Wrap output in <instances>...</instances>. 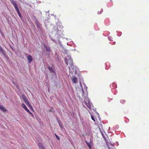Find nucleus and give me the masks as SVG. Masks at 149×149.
<instances>
[{
	"label": "nucleus",
	"mask_w": 149,
	"mask_h": 149,
	"mask_svg": "<svg viewBox=\"0 0 149 149\" xmlns=\"http://www.w3.org/2000/svg\"><path fill=\"white\" fill-rule=\"evenodd\" d=\"M85 142L86 143V144L87 145L88 147L90 149H91L92 143L91 142H88L86 141H85Z\"/></svg>",
	"instance_id": "nucleus-9"
},
{
	"label": "nucleus",
	"mask_w": 149,
	"mask_h": 149,
	"mask_svg": "<svg viewBox=\"0 0 149 149\" xmlns=\"http://www.w3.org/2000/svg\"><path fill=\"white\" fill-rule=\"evenodd\" d=\"M109 149H110V148H109Z\"/></svg>",
	"instance_id": "nucleus-31"
},
{
	"label": "nucleus",
	"mask_w": 149,
	"mask_h": 149,
	"mask_svg": "<svg viewBox=\"0 0 149 149\" xmlns=\"http://www.w3.org/2000/svg\"><path fill=\"white\" fill-rule=\"evenodd\" d=\"M91 119L94 121H95V120L93 117L92 116H91Z\"/></svg>",
	"instance_id": "nucleus-24"
},
{
	"label": "nucleus",
	"mask_w": 149,
	"mask_h": 149,
	"mask_svg": "<svg viewBox=\"0 0 149 149\" xmlns=\"http://www.w3.org/2000/svg\"><path fill=\"white\" fill-rule=\"evenodd\" d=\"M27 60L29 63H30L33 60V58L30 55H29L27 57Z\"/></svg>",
	"instance_id": "nucleus-7"
},
{
	"label": "nucleus",
	"mask_w": 149,
	"mask_h": 149,
	"mask_svg": "<svg viewBox=\"0 0 149 149\" xmlns=\"http://www.w3.org/2000/svg\"><path fill=\"white\" fill-rule=\"evenodd\" d=\"M38 146H39V147L41 149H45L43 146V145L41 143H38Z\"/></svg>",
	"instance_id": "nucleus-13"
},
{
	"label": "nucleus",
	"mask_w": 149,
	"mask_h": 149,
	"mask_svg": "<svg viewBox=\"0 0 149 149\" xmlns=\"http://www.w3.org/2000/svg\"><path fill=\"white\" fill-rule=\"evenodd\" d=\"M69 69L70 72L72 74H76L78 68L76 66H74L73 65L70 66V67H69Z\"/></svg>",
	"instance_id": "nucleus-2"
},
{
	"label": "nucleus",
	"mask_w": 149,
	"mask_h": 149,
	"mask_svg": "<svg viewBox=\"0 0 149 149\" xmlns=\"http://www.w3.org/2000/svg\"><path fill=\"white\" fill-rule=\"evenodd\" d=\"M103 11V10H102V11H101L100 12H97V13L98 14H100Z\"/></svg>",
	"instance_id": "nucleus-25"
},
{
	"label": "nucleus",
	"mask_w": 149,
	"mask_h": 149,
	"mask_svg": "<svg viewBox=\"0 0 149 149\" xmlns=\"http://www.w3.org/2000/svg\"><path fill=\"white\" fill-rule=\"evenodd\" d=\"M72 82L74 83H77L78 82V81L77 77H73L72 79Z\"/></svg>",
	"instance_id": "nucleus-8"
},
{
	"label": "nucleus",
	"mask_w": 149,
	"mask_h": 149,
	"mask_svg": "<svg viewBox=\"0 0 149 149\" xmlns=\"http://www.w3.org/2000/svg\"><path fill=\"white\" fill-rule=\"evenodd\" d=\"M55 135L57 139L58 140H59L60 138L59 136H58L56 134H55Z\"/></svg>",
	"instance_id": "nucleus-22"
},
{
	"label": "nucleus",
	"mask_w": 149,
	"mask_h": 149,
	"mask_svg": "<svg viewBox=\"0 0 149 149\" xmlns=\"http://www.w3.org/2000/svg\"><path fill=\"white\" fill-rule=\"evenodd\" d=\"M59 126L61 128H62V125H60V124H59Z\"/></svg>",
	"instance_id": "nucleus-27"
},
{
	"label": "nucleus",
	"mask_w": 149,
	"mask_h": 149,
	"mask_svg": "<svg viewBox=\"0 0 149 149\" xmlns=\"http://www.w3.org/2000/svg\"><path fill=\"white\" fill-rule=\"evenodd\" d=\"M50 111H52V112H54V111H52V110H50Z\"/></svg>",
	"instance_id": "nucleus-30"
},
{
	"label": "nucleus",
	"mask_w": 149,
	"mask_h": 149,
	"mask_svg": "<svg viewBox=\"0 0 149 149\" xmlns=\"http://www.w3.org/2000/svg\"><path fill=\"white\" fill-rule=\"evenodd\" d=\"M43 45L44 46L45 48H46V47H47V46L46 45V44L45 43L43 44Z\"/></svg>",
	"instance_id": "nucleus-26"
},
{
	"label": "nucleus",
	"mask_w": 149,
	"mask_h": 149,
	"mask_svg": "<svg viewBox=\"0 0 149 149\" xmlns=\"http://www.w3.org/2000/svg\"><path fill=\"white\" fill-rule=\"evenodd\" d=\"M30 108L32 109H33V107H32L31 106V104H30V103H29V104H28L27 105Z\"/></svg>",
	"instance_id": "nucleus-21"
},
{
	"label": "nucleus",
	"mask_w": 149,
	"mask_h": 149,
	"mask_svg": "<svg viewBox=\"0 0 149 149\" xmlns=\"http://www.w3.org/2000/svg\"><path fill=\"white\" fill-rule=\"evenodd\" d=\"M0 52L1 53L3 54V55H5V53L3 50L2 49V47L0 46Z\"/></svg>",
	"instance_id": "nucleus-12"
},
{
	"label": "nucleus",
	"mask_w": 149,
	"mask_h": 149,
	"mask_svg": "<svg viewBox=\"0 0 149 149\" xmlns=\"http://www.w3.org/2000/svg\"><path fill=\"white\" fill-rule=\"evenodd\" d=\"M84 88H85V89H86V90H87V87L86 86L85 84H84Z\"/></svg>",
	"instance_id": "nucleus-23"
},
{
	"label": "nucleus",
	"mask_w": 149,
	"mask_h": 149,
	"mask_svg": "<svg viewBox=\"0 0 149 149\" xmlns=\"http://www.w3.org/2000/svg\"><path fill=\"white\" fill-rule=\"evenodd\" d=\"M22 98L24 102L25 101V100H26L27 99L25 97L24 95H22Z\"/></svg>",
	"instance_id": "nucleus-16"
},
{
	"label": "nucleus",
	"mask_w": 149,
	"mask_h": 149,
	"mask_svg": "<svg viewBox=\"0 0 149 149\" xmlns=\"http://www.w3.org/2000/svg\"><path fill=\"white\" fill-rule=\"evenodd\" d=\"M0 109L4 112L7 111L6 109L2 105H0Z\"/></svg>",
	"instance_id": "nucleus-10"
},
{
	"label": "nucleus",
	"mask_w": 149,
	"mask_h": 149,
	"mask_svg": "<svg viewBox=\"0 0 149 149\" xmlns=\"http://www.w3.org/2000/svg\"><path fill=\"white\" fill-rule=\"evenodd\" d=\"M111 37H110V36H109V37H108V38H109V40H111Z\"/></svg>",
	"instance_id": "nucleus-28"
},
{
	"label": "nucleus",
	"mask_w": 149,
	"mask_h": 149,
	"mask_svg": "<svg viewBox=\"0 0 149 149\" xmlns=\"http://www.w3.org/2000/svg\"><path fill=\"white\" fill-rule=\"evenodd\" d=\"M10 1L14 6L16 11L19 10V9L17 7V3L13 0H10Z\"/></svg>",
	"instance_id": "nucleus-4"
},
{
	"label": "nucleus",
	"mask_w": 149,
	"mask_h": 149,
	"mask_svg": "<svg viewBox=\"0 0 149 149\" xmlns=\"http://www.w3.org/2000/svg\"><path fill=\"white\" fill-rule=\"evenodd\" d=\"M48 69L51 73H55V72L53 70V68L52 67H49Z\"/></svg>",
	"instance_id": "nucleus-11"
},
{
	"label": "nucleus",
	"mask_w": 149,
	"mask_h": 149,
	"mask_svg": "<svg viewBox=\"0 0 149 149\" xmlns=\"http://www.w3.org/2000/svg\"><path fill=\"white\" fill-rule=\"evenodd\" d=\"M0 33H1V35L2 36V37L3 38H5V37L3 33L2 32H1Z\"/></svg>",
	"instance_id": "nucleus-19"
},
{
	"label": "nucleus",
	"mask_w": 149,
	"mask_h": 149,
	"mask_svg": "<svg viewBox=\"0 0 149 149\" xmlns=\"http://www.w3.org/2000/svg\"><path fill=\"white\" fill-rule=\"evenodd\" d=\"M46 50L47 52H50L51 51V49L49 47H46Z\"/></svg>",
	"instance_id": "nucleus-14"
},
{
	"label": "nucleus",
	"mask_w": 149,
	"mask_h": 149,
	"mask_svg": "<svg viewBox=\"0 0 149 149\" xmlns=\"http://www.w3.org/2000/svg\"><path fill=\"white\" fill-rule=\"evenodd\" d=\"M79 84H80V85L81 86V88H82V92H83V95L84 94V90H83L82 87V85L81 84V82L80 81V82H79Z\"/></svg>",
	"instance_id": "nucleus-18"
},
{
	"label": "nucleus",
	"mask_w": 149,
	"mask_h": 149,
	"mask_svg": "<svg viewBox=\"0 0 149 149\" xmlns=\"http://www.w3.org/2000/svg\"><path fill=\"white\" fill-rule=\"evenodd\" d=\"M52 40L54 42H55V40H53V39H52Z\"/></svg>",
	"instance_id": "nucleus-29"
},
{
	"label": "nucleus",
	"mask_w": 149,
	"mask_h": 149,
	"mask_svg": "<svg viewBox=\"0 0 149 149\" xmlns=\"http://www.w3.org/2000/svg\"><path fill=\"white\" fill-rule=\"evenodd\" d=\"M17 14H18V15H19V17H21L22 15H21V14H20V12H19V10H18V11H17Z\"/></svg>",
	"instance_id": "nucleus-17"
},
{
	"label": "nucleus",
	"mask_w": 149,
	"mask_h": 149,
	"mask_svg": "<svg viewBox=\"0 0 149 149\" xmlns=\"http://www.w3.org/2000/svg\"><path fill=\"white\" fill-rule=\"evenodd\" d=\"M65 61L66 65H68V62L69 63L70 65H73V62L71 59V57L70 56H68L65 59Z\"/></svg>",
	"instance_id": "nucleus-3"
},
{
	"label": "nucleus",
	"mask_w": 149,
	"mask_h": 149,
	"mask_svg": "<svg viewBox=\"0 0 149 149\" xmlns=\"http://www.w3.org/2000/svg\"><path fill=\"white\" fill-rule=\"evenodd\" d=\"M36 23L37 28L40 30H41L42 27L41 25L40 24L37 20L36 21Z\"/></svg>",
	"instance_id": "nucleus-6"
},
{
	"label": "nucleus",
	"mask_w": 149,
	"mask_h": 149,
	"mask_svg": "<svg viewBox=\"0 0 149 149\" xmlns=\"http://www.w3.org/2000/svg\"><path fill=\"white\" fill-rule=\"evenodd\" d=\"M24 102L27 105L29 104V102L27 100H25Z\"/></svg>",
	"instance_id": "nucleus-20"
},
{
	"label": "nucleus",
	"mask_w": 149,
	"mask_h": 149,
	"mask_svg": "<svg viewBox=\"0 0 149 149\" xmlns=\"http://www.w3.org/2000/svg\"><path fill=\"white\" fill-rule=\"evenodd\" d=\"M22 98L24 102L25 101V100H26L27 99L25 97L24 95H22Z\"/></svg>",
	"instance_id": "nucleus-15"
},
{
	"label": "nucleus",
	"mask_w": 149,
	"mask_h": 149,
	"mask_svg": "<svg viewBox=\"0 0 149 149\" xmlns=\"http://www.w3.org/2000/svg\"><path fill=\"white\" fill-rule=\"evenodd\" d=\"M22 106L26 111L31 114L32 116H33V114L30 111L24 103H22Z\"/></svg>",
	"instance_id": "nucleus-5"
},
{
	"label": "nucleus",
	"mask_w": 149,
	"mask_h": 149,
	"mask_svg": "<svg viewBox=\"0 0 149 149\" xmlns=\"http://www.w3.org/2000/svg\"><path fill=\"white\" fill-rule=\"evenodd\" d=\"M86 100H84V102L85 104L90 109H93V107L92 104L89 101V100L87 98H86Z\"/></svg>",
	"instance_id": "nucleus-1"
}]
</instances>
